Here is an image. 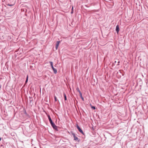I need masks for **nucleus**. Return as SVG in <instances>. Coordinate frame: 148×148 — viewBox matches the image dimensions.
<instances>
[{"label":"nucleus","mask_w":148,"mask_h":148,"mask_svg":"<svg viewBox=\"0 0 148 148\" xmlns=\"http://www.w3.org/2000/svg\"><path fill=\"white\" fill-rule=\"evenodd\" d=\"M50 65H51V68H52V69L53 71V72H54V73H55V74H56V73H57V70L55 69L53 66V62H50Z\"/></svg>","instance_id":"1"},{"label":"nucleus","mask_w":148,"mask_h":148,"mask_svg":"<svg viewBox=\"0 0 148 148\" xmlns=\"http://www.w3.org/2000/svg\"><path fill=\"white\" fill-rule=\"evenodd\" d=\"M72 134L73 136L74 139V140L76 141H79V140L78 138L75 136V134L73 132H72Z\"/></svg>","instance_id":"2"},{"label":"nucleus","mask_w":148,"mask_h":148,"mask_svg":"<svg viewBox=\"0 0 148 148\" xmlns=\"http://www.w3.org/2000/svg\"><path fill=\"white\" fill-rule=\"evenodd\" d=\"M51 124L54 129H55L56 130H57V127L55 124L53 122Z\"/></svg>","instance_id":"3"},{"label":"nucleus","mask_w":148,"mask_h":148,"mask_svg":"<svg viewBox=\"0 0 148 148\" xmlns=\"http://www.w3.org/2000/svg\"><path fill=\"white\" fill-rule=\"evenodd\" d=\"M60 42V41H57L56 42V49L57 50L58 49V46H59V43Z\"/></svg>","instance_id":"4"},{"label":"nucleus","mask_w":148,"mask_h":148,"mask_svg":"<svg viewBox=\"0 0 148 148\" xmlns=\"http://www.w3.org/2000/svg\"><path fill=\"white\" fill-rule=\"evenodd\" d=\"M116 31L117 33H118L119 31V28L118 25H117L116 27Z\"/></svg>","instance_id":"5"},{"label":"nucleus","mask_w":148,"mask_h":148,"mask_svg":"<svg viewBox=\"0 0 148 148\" xmlns=\"http://www.w3.org/2000/svg\"><path fill=\"white\" fill-rule=\"evenodd\" d=\"M48 119H49V122H50V123L51 124L52 123H53V122L50 117V116L49 115H48Z\"/></svg>","instance_id":"6"},{"label":"nucleus","mask_w":148,"mask_h":148,"mask_svg":"<svg viewBox=\"0 0 148 148\" xmlns=\"http://www.w3.org/2000/svg\"><path fill=\"white\" fill-rule=\"evenodd\" d=\"M78 130H79V131L80 133H81L83 134L84 135V133L83 131H82V129L80 128H79V129H78Z\"/></svg>","instance_id":"7"},{"label":"nucleus","mask_w":148,"mask_h":148,"mask_svg":"<svg viewBox=\"0 0 148 148\" xmlns=\"http://www.w3.org/2000/svg\"><path fill=\"white\" fill-rule=\"evenodd\" d=\"M63 95L65 100H67L65 94L64 92L63 93Z\"/></svg>","instance_id":"8"},{"label":"nucleus","mask_w":148,"mask_h":148,"mask_svg":"<svg viewBox=\"0 0 148 148\" xmlns=\"http://www.w3.org/2000/svg\"><path fill=\"white\" fill-rule=\"evenodd\" d=\"M76 90L79 92V94L82 93L78 88H77Z\"/></svg>","instance_id":"9"},{"label":"nucleus","mask_w":148,"mask_h":148,"mask_svg":"<svg viewBox=\"0 0 148 148\" xmlns=\"http://www.w3.org/2000/svg\"><path fill=\"white\" fill-rule=\"evenodd\" d=\"M79 94L80 97L81 98V99L83 100H84V98L82 96V93H81V94Z\"/></svg>","instance_id":"10"},{"label":"nucleus","mask_w":148,"mask_h":148,"mask_svg":"<svg viewBox=\"0 0 148 148\" xmlns=\"http://www.w3.org/2000/svg\"><path fill=\"white\" fill-rule=\"evenodd\" d=\"M28 76L27 75V78H26V81H25V83H27V81H28Z\"/></svg>","instance_id":"11"},{"label":"nucleus","mask_w":148,"mask_h":148,"mask_svg":"<svg viewBox=\"0 0 148 148\" xmlns=\"http://www.w3.org/2000/svg\"><path fill=\"white\" fill-rule=\"evenodd\" d=\"M54 99L55 101H57V98L56 96H54Z\"/></svg>","instance_id":"12"},{"label":"nucleus","mask_w":148,"mask_h":148,"mask_svg":"<svg viewBox=\"0 0 148 148\" xmlns=\"http://www.w3.org/2000/svg\"><path fill=\"white\" fill-rule=\"evenodd\" d=\"M91 108L93 110H95L96 108L95 107V106H92Z\"/></svg>","instance_id":"13"},{"label":"nucleus","mask_w":148,"mask_h":148,"mask_svg":"<svg viewBox=\"0 0 148 148\" xmlns=\"http://www.w3.org/2000/svg\"><path fill=\"white\" fill-rule=\"evenodd\" d=\"M13 5H14V4H8V5L10 6H12Z\"/></svg>","instance_id":"14"},{"label":"nucleus","mask_w":148,"mask_h":148,"mask_svg":"<svg viewBox=\"0 0 148 148\" xmlns=\"http://www.w3.org/2000/svg\"><path fill=\"white\" fill-rule=\"evenodd\" d=\"M77 127L78 129H79V128H80V127H79V126L78 125H77Z\"/></svg>","instance_id":"15"},{"label":"nucleus","mask_w":148,"mask_h":148,"mask_svg":"<svg viewBox=\"0 0 148 148\" xmlns=\"http://www.w3.org/2000/svg\"><path fill=\"white\" fill-rule=\"evenodd\" d=\"M120 62L119 61H118V64H116V65H119V63H120Z\"/></svg>","instance_id":"16"},{"label":"nucleus","mask_w":148,"mask_h":148,"mask_svg":"<svg viewBox=\"0 0 148 148\" xmlns=\"http://www.w3.org/2000/svg\"><path fill=\"white\" fill-rule=\"evenodd\" d=\"M73 7H72V11L71 12V14L73 12Z\"/></svg>","instance_id":"17"},{"label":"nucleus","mask_w":148,"mask_h":148,"mask_svg":"<svg viewBox=\"0 0 148 148\" xmlns=\"http://www.w3.org/2000/svg\"><path fill=\"white\" fill-rule=\"evenodd\" d=\"M116 61H115L114 62V63L116 64Z\"/></svg>","instance_id":"18"},{"label":"nucleus","mask_w":148,"mask_h":148,"mask_svg":"<svg viewBox=\"0 0 148 148\" xmlns=\"http://www.w3.org/2000/svg\"><path fill=\"white\" fill-rule=\"evenodd\" d=\"M1 140V138H0V141Z\"/></svg>","instance_id":"19"},{"label":"nucleus","mask_w":148,"mask_h":148,"mask_svg":"<svg viewBox=\"0 0 148 148\" xmlns=\"http://www.w3.org/2000/svg\"><path fill=\"white\" fill-rule=\"evenodd\" d=\"M10 1H13V0H10Z\"/></svg>","instance_id":"20"}]
</instances>
